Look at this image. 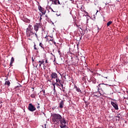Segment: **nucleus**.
I'll list each match as a JSON object with an SVG mask.
<instances>
[{"label": "nucleus", "mask_w": 128, "mask_h": 128, "mask_svg": "<svg viewBox=\"0 0 128 128\" xmlns=\"http://www.w3.org/2000/svg\"><path fill=\"white\" fill-rule=\"evenodd\" d=\"M53 122L56 124H60V120L62 118V116L58 114L54 113L51 115Z\"/></svg>", "instance_id": "f257e3e1"}, {"label": "nucleus", "mask_w": 128, "mask_h": 128, "mask_svg": "<svg viewBox=\"0 0 128 128\" xmlns=\"http://www.w3.org/2000/svg\"><path fill=\"white\" fill-rule=\"evenodd\" d=\"M26 34L28 40H32L34 38V33L32 31H26Z\"/></svg>", "instance_id": "f03ea898"}, {"label": "nucleus", "mask_w": 128, "mask_h": 128, "mask_svg": "<svg viewBox=\"0 0 128 128\" xmlns=\"http://www.w3.org/2000/svg\"><path fill=\"white\" fill-rule=\"evenodd\" d=\"M50 79H48V77H47V80L50 82H52V80H56L58 78V74L55 72H52L50 74Z\"/></svg>", "instance_id": "7ed1b4c3"}, {"label": "nucleus", "mask_w": 128, "mask_h": 128, "mask_svg": "<svg viewBox=\"0 0 128 128\" xmlns=\"http://www.w3.org/2000/svg\"><path fill=\"white\" fill-rule=\"evenodd\" d=\"M60 128H64L66 126V120H64V118H62L60 120Z\"/></svg>", "instance_id": "20e7f679"}, {"label": "nucleus", "mask_w": 128, "mask_h": 128, "mask_svg": "<svg viewBox=\"0 0 128 128\" xmlns=\"http://www.w3.org/2000/svg\"><path fill=\"white\" fill-rule=\"evenodd\" d=\"M98 86L102 90H107L108 84H100L98 85Z\"/></svg>", "instance_id": "39448f33"}, {"label": "nucleus", "mask_w": 128, "mask_h": 128, "mask_svg": "<svg viewBox=\"0 0 128 128\" xmlns=\"http://www.w3.org/2000/svg\"><path fill=\"white\" fill-rule=\"evenodd\" d=\"M28 110L30 112H34V110H36V108L32 103H30L28 106Z\"/></svg>", "instance_id": "423d86ee"}, {"label": "nucleus", "mask_w": 128, "mask_h": 128, "mask_svg": "<svg viewBox=\"0 0 128 128\" xmlns=\"http://www.w3.org/2000/svg\"><path fill=\"white\" fill-rule=\"evenodd\" d=\"M79 61L80 60H78V58H75L72 61V64L73 66H78Z\"/></svg>", "instance_id": "0eeeda50"}, {"label": "nucleus", "mask_w": 128, "mask_h": 128, "mask_svg": "<svg viewBox=\"0 0 128 128\" xmlns=\"http://www.w3.org/2000/svg\"><path fill=\"white\" fill-rule=\"evenodd\" d=\"M38 9L40 12L42 14H46V10L44 9V8L42 7L41 6H38Z\"/></svg>", "instance_id": "6e6552de"}, {"label": "nucleus", "mask_w": 128, "mask_h": 128, "mask_svg": "<svg viewBox=\"0 0 128 128\" xmlns=\"http://www.w3.org/2000/svg\"><path fill=\"white\" fill-rule=\"evenodd\" d=\"M41 26L40 23H36L35 24L34 26V30H35V32H38V30L39 28Z\"/></svg>", "instance_id": "1a4fd4ad"}, {"label": "nucleus", "mask_w": 128, "mask_h": 128, "mask_svg": "<svg viewBox=\"0 0 128 128\" xmlns=\"http://www.w3.org/2000/svg\"><path fill=\"white\" fill-rule=\"evenodd\" d=\"M111 104L116 110H118V104L112 101Z\"/></svg>", "instance_id": "9d476101"}, {"label": "nucleus", "mask_w": 128, "mask_h": 128, "mask_svg": "<svg viewBox=\"0 0 128 128\" xmlns=\"http://www.w3.org/2000/svg\"><path fill=\"white\" fill-rule=\"evenodd\" d=\"M50 2H52V4H62L60 0H50Z\"/></svg>", "instance_id": "9b49d317"}, {"label": "nucleus", "mask_w": 128, "mask_h": 128, "mask_svg": "<svg viewBox=\"0 0 128 128\" xmlns=\"http://www.w3.org/2000/svg\"><path fill=\"white\" fill-rule=\"evenodd\" d=\"M32 30H34L32 25V24H30L26 30V32H32Z\"/></svg>", "instance_id": "f8f14e48"}, {"label": "nucleus", "mask_w": 128, "mask_h": 128, "mask_svg": "<svg viewBox=\"0 0 128 128\" xmlns=\"http://www.w3.org/2000/svg\"><path fill=\"white\" fill-rule=\"evenodd\" d=\"M64 106V100H61L60 104H59V108H63Z\"/></svg>", "instance_id": "ddd939ff"}, {"label": "nucleus", "mask_w": 128, "mask_h": 128, "mask_svg": "<svg viewBox=\"0 0 128 128\" xmlns=\"http://www.w3.org/2000/svg\"><path fill=\"white\" fill-rule=\"evenodd\" d=\"M98 90H100V88H98V92H94V96H102L100 92Z\"/></svg>", "instance_id": "4468645a"}, {"label": "nucleus", "mask_w": 128, "mask_h": 128, "mask_svg": "<svg viewBox=\"0 0 128 128\" xmlns=\"http://www.w3.org/2000/svg\"><path fill=\"white\" fill-rule=\"evenodd\" d=\"M44 62L45 59H42V60H39L38 62L39 64V66H42V64H44Z\"/></svg>", "instance_id": "2eb2a0df"}, {"label": "nucleus", "mask_w": 128, "mask_h": 128, "mask_svg": "<svg viewBox=\"0 0 128 128\" xmlns=\"http://www.w3.org/2000/svg\"><path fill=\"white\" fill-rule=\"evenodd\" d=\"M74 88H76V90L78 92H80L82 94V90H80V88L74 85Z\"/></svg>", "instance_id": "dca6fc26"}, {"label": "nucleus", "mask_w": 128, "mask_h": 128, "mask_svg": "<svg viewBox=\"0 0 128 128\" xmlns=\"http://www.w3.org/2000/svg\"><path fill=\"white\" fill-rule=\"evenodd\" d=\"M30 96L32 98H36V92H34V93L30 95Z\"/></svg>", "instance_id": "f3484780"}, {"label": "nucleus", "mask_w": 128, "mask_h": 128, "mask_svg": "<svg viewBox=\"0 0 128 128\" xmlns=\"http://www.w3.org/2000/svg\"><path fill=\"white\" fill-rule=\"evenodd\" d=\"M14 57H12L11 58V60L10 62V66H12V64H14Z\"/></svg>", "instance_id": "a211bd4d"}, {"label": "nucleus", "mask_w": 128, "mask_h": 128, "mask_svg": "<svg viewBox=\"0 0 128 128\" xmlns=\"http://www.w3.org/2000/svg\"><path fill=\"white\" fill-rule=\"evenodd\" d=\"M50 66V64H47L46 65V64H43V68L44 70H46V68H48Z\"/></svg>", "instance_id": "6ab92c4d"}, {"label": "nucleus", "mask_w": 128, "mask_h": 128, "mask_svg": "<svg viewBox=\"0 0 128 128\" xmlns=\"http://www.w3.org/2000/svg\"><path fill=\"white\" fill-rule=\"evenodd\" d=\"M64 83H62V82L60 84V86H61L62 90V92H65L64 88H64Z\"/></svg>", "instance_id": "aec40b11"}, {"label": "nucleus", "mask_w": 128, "mask_h": 128, "mask_svg": "<svg viewBox=\"0 0 128 128\" xmlns=\"http://www.w3.org/2000/svg\"><path fill=\"white\" fill-rule=\"evenodd\" d=\"M5 84H6V86H10V80L6 81Z\"/></svg>", "instance_id": "412c9836"}, {"label": "nucleus", "mask_w": 128, "mask_h": 128, "mask_svg": "<svg viewBox=\"0 0 128 128\" xmlns=\"http://www.w3.org/2000/svg\"><path fill=\"white\" fill-rule=\"evenodd\" d=\"M75 24H76V26H77V28H80V30H82V26L78 25L76 22H75Z\"/></svg>", "instance_id": "4be33fe9"}, {"label": "nucleus", "mask_w": 128, "mask_h": 128, "mask_svg": "<svg viewBox=\"0 0 128 128\" xmlns=\"http://www.w3.org/2000/svg\"><path fill=\"white\" fill-rule=\"evenodd\" d=\"M56 82H59V84H61L62 80L58 78V77L56 79Z\"/></svg>", "instance_id": "5701e85b"}, {"label": "nucleus", "mask_w": 128, "mask_h": 128, "mask_svg": "<svg viewBox=\"0 0 128 128\" xmlns=\"http://www.w3.org/2000/svg\"><path fill=\"white\" fill-rule=\"evenodd\" d=\"M39 46H40V48H42V50H44V46L42 44L40 43Z\"/></svg>", "instance_id": "b1692460"}, {"label": "nucleus", "mask_w": 128, "mask_h": 128, "mask_svg": "<svg viewBox=\"0 0 128 128\" xmlns=\"http://www.w3.org/2000/svg\"><path fill=\"white\" fill-rule=\"evenodd\" d=\"M112 24V21H109V22L107 23V26H110V24Z\"/></svg>", "instance_id": "393cba45"}, {"label": "nucleus", "mask_w": 128, "mask_h": 128, "mask_svg": "<svg viewBox=\"0 0 128 128\" xmlns=\"http://www.w3.org/2000/svg\"><path fill=\"white\" fill-rule=\"evenodd\" d=\"M52 85L54 86V88H56V84H54V80H52Z\"/></svg>", "instance_id": "a878e982"}, {"label": "nucleus", "mask_w": 128, "mask_h": 128, "mask_svg": "<svg viewBox=\"0 0 128 128\" xmlns=\"http://www.w3.org/2000/svg\"><path fill=\"white\" fill-rule=\"evenodd\" d=\"M40 92H43V96H46V90H42Z\"/></svg>", "instance_id": "bb28decb"}, {"label": "nucleus", "mask_w": 128, "mask_h": 128, "mask_svg": "<svg viewBox=\"0 0 128 128\" xmlns=\"http://www.w3.org/2000/svg\"><path fill=\"white\" fill-rule=\"evenodd\" d=\"M54 84H55V86H60V84H58V82H54Z\"/></svg>", "instance_id": "cd10ccee"}, {"label": "nucleus", "mask_w": 128, "mask_h": 128, "mask_svg": "<svg viewBox=\"0 0 128 128\" xmlns=\"http://www.w3.org/2000/svg\"><path fill=\"white\" fill-rule=\"evenodd\" d=\"M49 38V36H46L45 37V38L46 40H47V42H48V40H50V38Z\"/></svg>", "instance_id": "c85d7f7f"}, {"label": "nucleus", "mask_w": 128, "mask_h": 128, "mask_svg": "<svg viewBox=\"0 0 128 128\" xmlns=\"http://www.w3.org/2000/svg\"><path fill=\"white\" fill-rule=\"evenodd\" d=\"M116 118H120V114H118Z\"/></svg>", "instance_id": "c756f323"}, {"label": "nucleus", "mask_w": 128, "mask_h": 128, "mask_svg": "<svg viewBox=\"0 0 128 128\" xmlns=\"http://www.w3.org/2000/svg\"><path fill=\"white\" fill-rule=\"evenodd\" d=\"M45 63L46 64H48V60L47 58H45Z\"/></svg>", "instance_id": "7c9ffc66"}, {"label": "nucleus", "mask_w": 128, "mask_h": 128, "mask_svg": "<svg viewBox=\"0 0 128 128\" xmlns=\"http://www.w3.org/2000/svg\"><path fill=\"white\" fill-rule=\"evenodd\" d=\"M50 42H54V39H50L49 40Z\"/></svg>", "instance_id": "2f4dec72"}, {"label": "nucleus", "mask_w": 128, "mask_h": 128, "mask_svg": "<svg viewBox=\"0 0 128 128\" xmlns=\"http://www.w3.org/2000/svg\"><path fill=\"white\" fill-rule=\"evenodd\" d=\"M36 108H38V110H40V104H38Z\"/></svg>", "instance_id": "473e14b6"}, {"label": "nucleus", "mask_w": 128, "mask_h": 128, "mask_svg": "<svg viewBox=\"0 0 128 128\" xmlns=\"http://www.w3.org/2000/svg\"><path fill=\"white\" fill-rule=\"evenodd\" d=\"M37 32H34V36L35 34V36H36V38H38V34H36Z\"/></svg>", "instance_id": "72a5a7b5"}, {"label": "nucleus", "mask_w": 128, "mask_h": 128, "mask_svg": "<svg viewBox=\"0 0 128 128\" xmlns=\"http://www.w3.org/2000/svg\"><path fill=\"white\" fill-rule=\"evenodd\" d=\"M40 18H42V16H44V14H42V13L40 14Z\"/></svg>", "instance_id": "f704fd0d"}, {"label": "nucleus", "mask_w": 128, "mask_h": 128, "mask_svg": "<svg viewBox=\"0 0 128 128\" xmlns=\"http://www.w3.org/2000/svg\"><path fill=\"white\" fill-rule=\"evenodd\" d=\"M42 17H40V22H42Z\"/></svg>", "instance_id": "c9c22d12"}, {"label": "nucleus", "mask_w": 128, "mask_h": 128, "mask_svg": "<svg viewBox=\"0 0 128 128\" xmlns=\"http://www.w3.org/2000/svg\"><path fill=\"white\" fill-rule=\"evenodd\" d=\"M52 44H54V46H56V42L54 41V42H52Z\"/></svg>", "instance_id": "e433bc0d"}, {"label": "nucleus", "mask_w": 128, "mask_h": 128, "mask_svg": "<svg viewBox=\"0 0 128 128\" xmlns=\"http://www.w3.org/2000/svg\"><path fill=\"white\" fill-rule=\"evenodd\" d=\"M32 62H34V57L32 58Z\"/></svg>", "instance_id": "4c0bfd02"}, {"label": "nucleus", "mask_w": 128, "mask_h": 128, "mask_svg": "<svg viewBox=\"0 0 128 128\" xmlns=\"http://www.w3.org/2000/svg\"><path fill=\"white\" fill-rule=\"evenodd\" d=\"M32 89L33 90L32 92H34V88H32Z\"/></svg>", "instance_id": "58836bf2"}, {"label": "nucleus", "mask_w": 128, "mask_h": 128, "mask_svg": "<svg viewBox=\"0 0 128 128\" xmlns=\"http://www.w3.org/2000/svg\"><path fill=\"white\" fill-rule=\"evenodd\" d=\"M34 50H38V48H36V47H34Z\"/></svg>", "instance_id": "ea45409f"}, {"label": "nucleus", "mask_w": 128, "mask_h": 128, "mask_svg": "<svg viewBox=\"0 0 128 128\" xmlns=\"http://www.w3.org/2000/svg\"><path fill=\"white\" fill-rule=\"evenodd\" d=\"M49 36V38H52V36Z\"/></svg>", "instance_id": "a19ab883"}, {"label": "nucleus", "mask_w": 128, "mask_h": 128, "mask_svg": "<svg viewBox=\"0 0 128 128\" xmlns=\"http://www.w3.org/2000/svg\"><path fill=\"white\" fill-rule=\"evenodd\" d=\"M52 12H54V10L52 8Z\"/></svg>", "instance_id": "79ce46f5"}, {"label": "nucleus", "mask_w": 128, "mask_h": 128, "mask_svg": "<svg viewBox=\"0 0 128 128\" xmlns=\"http://www.w3.org/2000/svg\"><path fill=\"white\" fill-rule=\"evenodd\" d=\"M36 46L35 44H34V48H36Z\"/></svg>", "instance_id": "37998d69"}, {"label": "nucleus", "mask_w": 128, "mask_h": 128, "mask_svg": "<svg viewBox=\"0 0 128 128\" xmlns=\"http://www.w3.org/2000/svg\"><path fill=\"white\" fill-rule=\"evenodd\" d=\"M46 18H48V15L45 16Z\"/></svg>", "instance_id": "c03bdc74"}, {"label": "nucleus", "mask_w": 128, "mask_h": 128, "mask_svg": "<svg viewBox=\"0 0 128 128\" xmlns=\"http://www.w3.org/2000/svg\"><path fill=\"white\" fill-rule=\"evenodd\" d=\"M54 92H56V88H54Z\"/></svg>", "instance_id": "a18cd8bd"}, {"label": "nucleus", "mask_w": 128, "mask_h": 128, "mask_svg": "<svg viewBox=\"0 0 128 128\" xmlns=\"http://www.w3.org/2000/svg\"><path fill=\"white\" fill-rule=\"evenodd\" d=\"M8 80V78H6L5 79V80Z\"/></svg>", "instance_id": "49530a36"}, {"label": "nucleus", "mask_w": 128, "mask_h": 128, "mask_svg": "<svg viewBox=\"0 0 128 128\" xmlns=\"http://www.w3.org/2000/svg\"><path fill=\"white\" fill-rule=\"evenodd\" d=\"M94 84H96V82H93Z\"/></svg>", "instance_id": "de8ad7c7"}, {"label": "nucleus", "mask_w": 128, "mask_h": 128, "mask_svg": "<svg viewBox=\"0 0 128 128\" xmlns=\"http://www.w3.org/2000/svg\"><path fill=\"white\" fill-rule=\"evenodd\" d=\"M96 12H98V10H97V11H96Z\"/></svg>", "instance_id": "09e8293b"}, {"label": "nucleus", "mask_w": 128, "mask_h": 128, "mask_svg": "<svg viewBox=\"0 0 128 128\" xmlns=\"http://www.w3.org/2000/svg\"><path fill=\"white\" fill-rule=\"evenodd\" d=\"M106 78H108V77H106Z\"/></svg>", "instance_id": "8fccbe9b"}, {"label": "nucleus", "mask_w": 128, "mask_h": 128, "mask_svg": "<svg viewBox=\"0 0 128 128\" xmlns=\"http://www.w3.org/2000/svg\"><path fill=\"white\" fill-rule=\"evenodd\" d=\"M64 78H66V76H64Z\"/></svg>", "instance_id": "3c124183"}, {"label": "nucleus", "mask_w": 128, "mask_h": 128, "mask_svg": "<svg viewBox=\"0 0 128 128\" xmlns=\"http://www.w3.org/2000/svg\"><path fill=\"white\" fill-rule=\"evenodd\" d=\"M58 52H60V51H58Z\"/></svg>", "instance_id": "603ef678"}]
</instances>
